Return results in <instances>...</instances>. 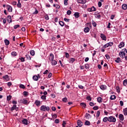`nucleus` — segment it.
<instances>
[{
	"mask_svg": "<svg viewBox=\"0 0 127 127\" xmlns=\"http://www.w3.org/2000/svg\"><path fill=\"white\" fill-rule=\"evenodd\" d=\"M68 100L67 99V98L64 97L63 99V102H64V103H67Z\"/></svg>",
	"mask_w": 127,
	"mask_h": 127,
	"instance_id": "obj_46",
	"label": "nucleus"
},
{
	"mask_svg": "<svg viewBox=\"0 0 127 127\" xmlns=\"http://www.w3.org/2000/svg\"><path fill=\"white\" fill-rule=\"evenodd\" d=\"M103 121L104 123H107V122H109V117H105L103 119Z\"/></svg>",
	"mask_w": 127,
	"mask_h": 127,
	"instance_id": "obj_24",
	"label": "nucleus"
},
{
	"mask_svg": "<svg viewBox=\"0 0 127 127\" xmlns=\"http://www.w3.org/2000/svg\"><path fill=\"white\" fill-rule=\"evenodd\" d=\"M122 8L123 9H124V10H126L127 9V4H123L122 5Z\"/></svg>",
	"mask_w": 127,
	"mask_h": 127,
	"instance_id": "obj_27",
	"label": "nucleus"
},
{
	"mask_svg": "<svg viewBox=\"0 0 127 127\" xmlns=\"http://www.w3.org/2000/svg\"><path fill=\"white\" fill-rule=\"evenodd\" d=\"M59 24L61 25V26H64V25H65V23H64V22L62 21H59Z\"/></svg>",
	"mask_w": 127,
	"mask_h": 127,
	"instance_id": "obj_35",
	"label": "nucleus"
},
{
	"mask_svg": "<svg viewBox=\"0 0 127 127\" xmlns=\"http://www.w3.org/2000/svg\"><path fill=\"white\" fill-rule=\"evenodd\" d=\"M3 78L5 80H7V79H8V75H5L4 76H3Z\"/></svg>",
	"mask_w": 127,
	"mask_h": 127,
	"instance_id": "obj_55",
	"label": "nucleus"
},
{
	"mask_svg": "<svg viewBox=\"0 0 127 127\" xmlns=\"http://www.w3.org/2000/svg\"><path fill=\"white\" fill-rule=\"evenodd\" d=\"M23 95L24 96H27L28 95V92L26 91H24Z\"/></svg>",
	"mask_w": 127,
	"mask_h": 127,
	"instance_id": "obj_60",
	"label": "nucleus"
},
{
	"mask_svg": "<svg viewBox=\"0 0 127 127\" xmlns=\"http://www.w3.org/2000/svg\"><path fill=\"white\" fill-rule=\"evenodd\" d=\"M119 120L122 121H124L125 120V116L123 114H120L119 116Z\"/></svg>",
	"mask_w": 127,
	"mask_h": 127,
	"instance_id": "obj_8",
	"label": "nucleus"
},
{
	"mask_svg": "<svg viewBox=\"0 0 127 127\" xmlns=\"http://www.w3.org/2000/svg\"><path fill=\"white\" fill-rule=\"evenodd\" d=\"M77 2L84 4L86 2V0H77Z\"/></svg>",
	"mask_w": 127,
	"mask_h": 127,
	"instance_id": "obj_19",
	"label": "nucleus"
},
{
	"mask_svg": "<svg viewBox=\"0 0 127 127\" xmlns=\"http://www.w3.org/2000/svg\"><path fill=\"white\" fill-rule=\"evenodd\" d=\"M116 89H117V91L118 93H120L121 92V90H120V87L117 86L116 87Z\"/></svg>",
	"mask_w": 127,
	"mask_h": 127,
	"instance_id": "obj_61",
	"label": "nucleus"
},
{
	"mask_svg": "<svg viewBox=\"0 0 127 127\" xmlns=\"http://www.w3.org/2000/svg\"><path fill=\"white\" fill-rule=\"evenodd\" d=\"M22 124H23V125H28V120L26 119H24L22 121Z\"/></svg>",
	"mask_w": 127,
	"mask_h": 127,
	"instance_id": "obj_10",
	"label": "nucleus"
},
{
	"mask_svg": "<svg viewBox=\"0 0 127 127\" xmlns=\"http://www.w3.org/2000/svg\"><path fill=\"white\" fill-rule=\"evenodd\" d=\"M77 126L79 127H81L82 126H83V122L81 121L80 120H77Z\"/></svg>",
	"mask_w": 127,
	"mask_h": 127,
	"instance_id": "obj_11",
	"label": "nucleus"
},
{
	"mask_svg": "<svg viewBox=\"0 0 127 127\" xmlns=\"http://www.w3.org/2000/svg\"><path fill=\"white\" fill-rule=\"evenodd\" d=\"M97 10V8L95 7L94 6H92L91 8H89L88 9V11H90V12H92V11H96Z\"/></svg>",
	"mask_w": 127,
	"mask_h": 127,
	"instance_id": "obj_6",
	"label": "nucleus"
},
{
	"mask_svg": "<svg viewBox=\"0 0 127 127\" xmlns=\"http://www.w3.org/2000/svg\"><path fill=\"white\" fill-rule=\"evenodd\" d=\"M68 61L69 63H74L75 62V59L71 58Z\"/></svg>",
	"mask_w": 127,
	"mask_h": 127,
	"instance_id": "obj_21",
	"label": "nucleus"
},
{
	"mask_svg": "<svg viewBox=\"0 0 127 127\" xmlns=\"http://www.w3.org/2000/svg\"><path fill=\"white\" fill-rule=\"evenodd\" d=\"M26 58H27V60H31V58L29 55H26Z\"/></svg>",
	"mask_w": 127,
	"mask_h": 127,
	"instance_id": "obj_39",
	"label": "nucleus"
},
{
	"mask_svg": "<svg viewBox=\"0 0 127 127\" xmlns=\"http://www.w3.org/2000/svg\"><path fill=\"white\" fill-rule=\"evenodd\" d=\"M15 110L16 111H18V108H16V105H14L13 107L11 108V111H14Z\"/></svg>",
	"mask_w": 127,
	"mask_h": 127,
	"instance_id": "obj_12",
	"label": "nucleus"
},
{
	"mask_svg": "<svg viewBox=\"0 0 127 127\" xmlns=\"http://www.w3.org/2000/svg\"><path fill=\"white\" fill-rule=\"evenodd\" d=\"M55 123L56 124H59V123H60V120H59V119H56V120H55Z\"/></svg>",
	"mask_w": 127,
	"mask_h": 127,
	"instance_id": "obj_62",
	"label": "nucleus"
},
{
	"mask_svg": "<svg viewBox=\"0 0 127 127\" xmlns=\"http://www.w3.org/2000/svg\"><path fill=\"white\" fill-rule=\"evenodd\" d=\"M116 98H117V97H116V95H111V97H110V100H116Z\"/></svg>",
	"mask_w": 127,
	"mask_h": 127,
	"instance_id": "obj_32",
	"label": "nucleus"
},
{
	"mask_svg": "<svg viewBox=\"0 0 127 127\" xmlns=\"http://www.w3.org/2000/svg\"><path fill=\"white\" fill-rule=\"evenodd\" d=\"M123 85L124 86H127V79H125L123 81Z\"/></svg>",
	"mask_w": 127,
	"mask_h": 127,
	"instance_id": "obj_42",
	"label": "nucleus"
},
{
	"mask_svg": "<svg viewBox=\"0 0 127 127\" xmlns=\"http://www.w3.org/2000/svg\"><path fill=\"white\" fill-rule=\"evenodd\" d=\"M64 5H68V0H64Z\"/></svg>",
	"mask_w": 127,
	"mask_h": 127,
	"instance_id": "obj_49",
	"label": "nucleus"
},
{
	"mask_svg": "<svg viewBox=\"0 0 127 127\" xmlns=\"http://www.w3.org/2000/svg\"><path fill=\"white\" fill-rule=\"evenodd\" d=\"M52 61V65H53V66H55V65H56L57 64V62L54 60H53V61Z\"/></svg>",
	"mask_w": 127,
	"mask_h": 127,
	"instance_id": "obj_23",
	"label": "nucleus"
},
{
	"mask_svg": "<svg viewBox=\"0 0 127 127\" xmlns=\"http://www.w3.org/2000/svg\"><path fill=\"white\" fill-rule=\"evenodd\" d=\"M49 59L50 61L54 60V55H53V54H50V56L49 57Z\"/></svg>",
	"mask_w": 127,
	"mask_h": 127,
	"instance_id": "obj_7",
	"label": "nucleus"
},
{
	"mask_svg": "<svg viewBox=\"0 0 127 127\" xmlns=\"http://www.w3.org/2000/svg\"><path fill=\"white\" fill-rule=\"evenodd\" d=\"M20 102L24 104V105H28V101L25 99H21Z\"/></svg>",
	"mask_w": 127,
	"mask_h": 127,
	"instance_id": "obj_4",
	"label": "nucleus"
},
{
	"mask_svg": "<svg viewBox=\"0 0 127 127\" xmlns=\"http://www.w3.org/2000/svg\"><path fill=\"white\" fill-rule=\"evenodd\" d=\"M40 110L42 111V112H49V111H50V108L49 106L42 105L40 107Z\"/></svg>",
	"mask_w": 127,
	"mask_h": 127,
	"instance_id": "obj_1",
	"label": "nucleus"
},
{
	"mask_svg": "<svg viewBox=\"0 0 127 127\" xmlns=\"http://www.w3.org/2000/svg\"><path fill=\"white\" fill-rule=\"evenodd\" d=\"M71 13H72V12L71 11V10H67L66 14H67V15H70V14H71Z\"/></svg>",
	"mask_w": 127,
	"mask_h": 127,
	"instance_id": "obj_51",
	"label": "nucleus"
},
{
	"mask_svg": "<svg viewBox=\"0 0 127 127\" xmlns=\"http://www.w3.org/2000/svg\"><path fill=\"white\" fill-rule=\"evenodd\" d=\"M98 6L99 7H101V6H102V2L101 1L98 2Z\"/></svg>",
	"mask_w": 127,
	"mask_h": 127,
	"instance_id": "obj_64",
	"label": "nucleus"
},
{
	"mask_svg": "<svg viewBox=\"0 0 127 127\" xmlns=\"http://www.w3.org/2000/svg\"><path fill=\"white\" fill-rule=\"evenodd\" d=\"M30 54L31 55H32V56H34V55H35V52L34 50H31L30 52Z\"/></svg>",
	"mask_w": 127,
	"mask_h": 127,
	"instance_id": "obj_34",
	"label": "nucleus"
},
{
	"mask_svg": "<svg viewBox=\"0 0 127 127\" xmlns=\"http://www.w3.org/2000/svg\"><path fill=\"white\" fill-rule=\"evenodd\" d=\"M93 110H94L95 111L97 110H99V107L98 106H95L93 108Z\"/></svg>",
	"mask_w": 127,
	"mask_h": 127,
	"instance_id": "obj_58",
	"label": "nucleus"
},
{
	"mask_svg": "<svg viewBox=\"0 0 127 127\" xmlns=\"http://www.w3.org/2000/svg\"><path fill=\"white\" fill-rule=\"evenodd\" d=\"M100 37L102 38V40H105V41L107 40V37H106V35L104 34H101Z\"/></svg>",
	"mask_w": 127,
	"mask_h": 127,
	"instance_id": "obj_9",
	"label": "nucleus"
},
{
	"mask_svg": "<svg viewBox=\"0 0 127 127\" xmlns=\"http://www.w3.org/2000/svg\"><path fill=\"white\" fill-rule=\"evenodd\" d=\"M11 55H12V56H13L14 57L16 56V55H17V54L15 52H12L11 53Z\"/></svg>",
	"mask_w": 127,
	"mask_h": 127,
	"instance_id": "obj_38",
	"label": "nucleus"
},
{
	"mask_svg": "<svg viewBox=\"0 0 127 127\" xmlns=\"http://www.w3.org/2000/svg\"><path fill=\"white\" fill-rule=\"evenodd\" d=\"M107 45H108V47L109 46L111 47V46H113V45H114V43L113 42H109V43H107Z\"/></svg>",
	"mask_w": 127,
	"mask_h": 127,
	"instance_id": "obj_41",
	"label": "nucleus"
},
{
	"mask_svg": "<svg viewBox=\"0 0 127 127\" xmlns=\"http://www.w3.org/2000/svg\"><path fill=\"white\" fill-rule=\"evenodd\" d=\"M41 99L42 100H46V96L45 95H42L41 97Z\"/></svg>",
	"mask_w": 127,
	"mask_h": 127,
	"instance_id": "obj_48",
	"label": "nucleus"
},
{
	"mask_svg": "<svg viewBox=\"0 0 127 127\" xmlns=\"http://www.w3.org/2000/svg\"><path fill=\"white\" fill-rule=\"evenodd\" d=\"M18 3L17 4V7H21V3H20V0H17Z\"/></svg>",
	"mask_w": 127,
	"mask_h": 127,
	"instance_id": "obj_30",
	"label": "nucleus"
},
{
	"mask_svg": "<svg viewBox=\"0 0 127 127\" xmlns=\"http://www.w3.org/2000/svg\"><path fill=\"white\" fill-rule=\"evenodd\" d=\"M4 43L5 45H9V41H8L7 39L4 40Z\"/></svg>",
	"mask_w": 127,
	"mask_h": 127,
	"instance_id": "obj_33",
	"label": "nucleus"
},
{
	"mask_svg": "<svg viewBox=\"0 0 127 127\" xmlns=\"http://www.w3.org/2000/svg\"><path fill=\"white\" fill-rule=\"evenodd\" d=\"M12 96L11 95H9L7 96V101H10L11 100Z\"/></svg>",
	"mask_w": 127,
	"mask_h": 127,
	"instance_id": "obj_43",
	"label": "nucleus"
},
{
	"mask_svg": "<svg viewBox=\"0 0 127 127\" xmlns=\"http://www.w3.org/2000/svg\"><path fill=\"white\" fill-rule=\"evenodd\" d=\"M122 52H126V53H127V49L125 48V49H122Z\"/></svg>",
	"mask_w": 127,
	"mask_h": 127,
	"instance_id": "obj_63",
	"label": "nucleus"
},
{
	"mask_svg": "<svg viewBox=\"0 0 127 127\" xmlns=\"http://www.w3.org/2000/svg\"><path fill=\"white\" fill-rule=\"evenodd\" d=\"M7 20L9 23H10L12 22L11 16L8 15L7 17Z\"/></svg>",
	"mask_w": 127,
	"mask_h": 127,
	"instance_id": "obj_17",
	"label": "nucleus"
},
{
	"mask_svg": "<svg viewBox=\"0 0 127 127\" xmlns=\"http://www.w3.org/2000/svg\"><path fill=\"white\" fill-rule=\"evenodd\" d=\"M84 32L87 33L89 32V31H90V28L88 27H86L84 29Z\"/></svg>",
	"mask_w": 127,
	"mask_h": 127,
	"instance_id": "obj_22",
	"label": "nucleus"
},
{
	"mask_svg": "<svg viewBox=\"0 0 127 127\" xmlns=\"http://www.w3.org/2000/svg\"><path fill=\"white\" fill-rule=\"evenodd\" d=\"M123 113L124 114V116H127V108H126L123 110Z\"/></svg>",
	"mask_w": 127,
	"mask_h": 127,
	"instance_id": "obj_31",
	"label": "nucleus"
},
{
	"mask_svg": "<svg viewBox=\"0 0 127 127\" xmlns=\"http://www.w3.org/2000/svg\"><path fill=\"white\" fill-rule=\"evenodd\" d=\"M19 87H20V88H21L22 89H25V86H24V85H23V84H20Z\"/></svg>",
	"mask_w": 127,
	"mask_h": 127,
	"instance_id": "obj_54",
	"label": "nucleus"
},
{
	"mask_svg": "<svg viewBox=\"0 0 127 127\" xmlns=\"http://www.w3.org/2000/svg\"><path fill=\"white\" fill-rule=\"evenodd\" d=\"M124 46H125V42H122L120 43L119 45V48H122V47H124Z\"/></svg>",
	"mask_w": 127,
	"mask_h": 127,
	"instance_id": "obj_20",
	"label": "nucleus"
},
{
	"mask_svg": "<svg viewBox=\"0 0 127 127\" xmlns=\"http://www.w3.org/2000/svg\"><path fill=\"white\" fill-rule=\"evenodd\" d=\"M6 6H7L8 11H9V12H12V7L11 6L8 5H7Z\"/></svg>",
	"mask_w": 127,
	"mask_h": 127,
	"instance_id": "obj_13",
	"label": "nucleus"
},
{
	"mask_svg": "<svg viewBox=\"0 0 127 127\" xmlns=\"http://www.w3.org/2000/svg\"><path fill=\"white\" fill-rule=\"evenodd\" d=\"M19 27H20V25H15L14 26V29H16L18 28Z\"/></svg>",
	"mask_w": 127,
	"mask_h": 127,
	"instance_id": "obj_47",
	"label": "nucleus"
},
{
	"mask_svg": "<svg viewBox=\"0 0 127 127\" xmlns=\"http://www.w3.org/2000/svg\"><path fill=\"white\" fill-rule=\"evenodd\" d=\"M53 119H57V115L54 114L52 115Z\"/></svg>",
	"mask_w": 127,
	"mask_h": 127,
	"instance_id": "obj_57",
	"label": "nucleus"
},
{
	"mask_svg": "<svg viewBox=\"0 0 127 127\" xmlns=\"http://www.w3.org/2000/svg\"><path fill=\"white\" fill-rule=\"evenodd\" d=\"M80 105L82 107V108H84V109H86V107H87V104H86V103L82 102L80 103Z\"/></svg>",
	"mask_w": 127,
	"mask_h": 127,
	"instance_id": "obj_18",
	"label": "nucleus"
},
{
	"mask_svg": "<svg viewBox=\"0 0 127 127\" xmlns=\"http://www.w3.org/2000/svg\"><path fill=\"white\" fill-rule=\"evenodd\" d=\"M86 100H87V101H92V97H91L90 96H88L86 97Z\"/></svg>",
	"mask_w": 127,
	"mask_h": 127,
	"instance_id": "obj_44",
	"label": "nucleus"
},
{
	"mask_svg": "<svg viewBox=\"0 0 127 127\" xmlns=\"http://www.w3.org/2000/svg\"><path fill=\"white\" fill-rule=\"evenodd\" d=\"M105 57H106V59H107V60H109V59H111V57H110V55H106Z\"/></svg>",
	"mask_w": 127,
	"mask_h": 127,
	"instance_id": "obj_53",
	"label": "nucleus"
},
{
	"mask_svg": "<svg viewBox=\"0 0 127 127\" xmlns=\"http://www.w3.org/2000/svg\"><path fill=\"white\" fill-rule=\"evenodd\" d=\"M45 19L46 20H49V16H48V14H46V15H45Z\"/></svg>",
	"mask_w": 127,
	"mask_h": 127,
	"instance_id": "obj_45",
	"label": "nucleus"
},
{
	"mask_svg": "<svg viewBox=\"0 0 127 127\" xmlns=\"http://www.w3.org/2000/svg\"><path fill=\"white\" fill-rule=\"evenodd\" d=\"M85 69H90V64H85Z\"/></svg>",
	"mask_w": 127,
	"mask_h": 127,
	"instance_id": "obj_40",
	"label": "nucleus"
},
{
	"mask_svg": "<svg viewBox=\"0 0 127 127\" xmlns=\"http://www.w3.org/2000/svg\"><path fill=\"white\" fill-rule=\"evenodd\" d=\"M119 56L121 57V58H125V57H126V53L124 52H120L119 53Z\"/></svg>",
	"mask_w": 127,
	"mask_h": 127,
	"instance_id": "obj_3",
	"label": "nucleus"
},
{
	"mask_svg": "<svg viewBox=\"0 0 127 127\" xmlns=\"http://www.w3.org/2000/svg\"><path fill=\"white\" fill-rule=\"evenodd\" d=\"M21 61V62H24L25 61V60L24 59V58L21 57V58L19 59Z\"/></svg>",
	"mask_w": 127,
	"mask_h": 127,
	"instance_id": "obj_56",
	"label": "nucleus"
},
{
	"mask_svg": "<svg viewBox=\"0 0 127 127\" xmlns=\"http://www.w3.org/2000/svg\"><path fill=\"white\" fill-rule=\"evenodd\" d=\"M107 47H109L108 44H106L103 46V49H105V48H107Z\"/></svg>",
	"mask_w": 127,
	"mask_h": 127,
	"instance_id": "obj_50",
	"label": "nucleus"
},
{
	"mask_svg": "<svg viewBox=\"0 0 127 127\" xmlns=\"http://www.w3.org/2000/svg\"><path fill=\"white\" fill-rule=\"evenodd\" d=\"M85 126H91V123L89 121H85L84 123Z\"/></svg>",
	"mask_w": 127,
	"mask_h": 127,
	"instance_id": "obj_26",
	"label": "nucleus"
},
{
	"mask_svg": "<svg viewBox=\"0 0 127 127\" xmlns=\"http://www.w3.org/2000/svg\"><path fill=\"white\" fill-rule=\"evenodd\" d=\"M85 118L87 120H90V118H91V115L89 114L86 113L85 114Z\"/></svg>",
	"mask_w": 127,
	"mask_h": 127,
	"instance_id": "obj_25",
	"label": "nucleus"
},
{
	"mask_svg": "<svg viewBox=\"0 0 127 127\" xmlns=\"http://www.w3.org/2000/svg\"><path fill=\"white\" fill-rule=\"evenodd\" d=\"M101 13H102V12H95V17L96 18H98V19H99V18H101Z\"/></svg>",
	"mask_w": 127,
	"mask_h": 127,
	"instance_id": "obj_5",
	"label": "nucleus"
},
{
	"mask_svg": "<svg viewBox=\"0 0 127 127\" xmlns=\"http://www.w3.org/2000/svg\"><path fill=\"white\" fill-rule=\"evenodd\" d=\"M101 112L100 111H97V114H96V118H99L100 117V114Z\"/></svg>",
	"mask_w": 127,
	"mask_h": 127,
	"instance_id": "obj_52",
	"label": "nucleus"
},
{
	"mask_svg": "<svg viewBox=\"0 0 127 127\" xmlns=\"http://www.w3.org/2000/svg\"><path fill=\"white\" fill-rule=\"evenodd\" d=\"M40 104H41L40 101L39 100H36L35 102V105H36L37 107H40Z\"/></svg>",
	"mask_w": 127,
	"mask_h": 127,
	"instance_id": "obj_15",
	"label": "nucleus"
},
{
	"mask_svg": "<svg viewBox=\"0 0 127 127\" xmlns=\"http://www.w3.org/2000/svg\"><path fill=\"white\" fill-rule=\"evenodd\" d=\"M92 25L94 27H96V26H97V23H96V22H95L94 20L92 21Z\"/></svg>",
	"mask_w": 127,
	"mask_h": 127,
	"instance_id": "obj_37",
	"label": "nucleus"
},
{
	"mask_svg": "<svg viewBox=\"0 0 127 127\" xmlns=\"http://www.w3.org/2000/svg\"><path fill=\"white\" fill-rule=\"evenodd\" d=\"M97 102H98V103H102V102H103V98L101 97H98L97 98Z\"/></svg>",
	"mask_w": 127,
	"mask_h": 127,
	"instance_id": "obj_29",
	"label": "nucleus"
},
{
	"mask_svg": "<svg viewBox=\"0 0 127 127\" xmlns=\"http://www.w3.org/2000/svg\"><path fill=\"white\" fill-rule=\"evenodd\" d=\"M38 13V10L35 8V11L33 12V14H37Z\"/></svg>",
	"mask_w": 127,
	"mask_h": 127,
	"instance_id": "obj_59",
	"label": "nucleus"
},
{
	"mask_svg": "<svg viewBox=\"0 0 127 127\" xmlns=\"http://www.w3.org/2000/svg\"><path fill=\"white\" fill-rule=\"evenodd\" d=\"M108 120L110 123H116V122H117V119H116V118L113 116L108 117Z\"/></svg>",
	"mask_w": 127,
	"mask_h": 127,
	"instance_id": "obj_2",
	"label": "nucleus"
},
{
	"mask_svg": "<svg viewBox=\"0 0 127 127\" xmlns=\"http://www.w3.org/2000/svg\"><path fill=\"white\" fill-rule=\"evenodd\" d=\"M115 62L117 63H120L121 62V58H117L116 60H115Z\"/></svg>",
	"mask_w": 127,
	"mask_h": 127,
	"instance_id": "obj_36",
	"label": "nucleus"
},
{
	"mask_svg": "<svg viewBox=\"0 0 127 127\" xmlns=\"http://www.w3.org/2000/svg\"><path fill=\"white\" fill-rule=\"evenodd\" d=\"M74 16L75 18H79V17H80V13L75 12L74 14Z\"/></svg>",
	"mask_w": 127,
	"mask_h": 127,
	"instance_id": "obj_14",
	"label": "nucleus"
},
{
	"mask_svg": "<svg viewBox=\"0 0 127 127\" xmlns=\"http://www.w3.org/2000/svg\"><path fill=\"white\" fill-rule=\"evenodd\" d=\"M33 79L34 81H38V76H37V75H34Z\"/></svg>",
	"mask_w": 127,
	"mask_h": 127,
	"instance_id": "obj_28",
	"label": "nucleus"
},
{
	"mask_svg": "<svg viewBox=\"0 0 127 127\" xmlns=\"http://www.w3.org/2000/svg\"><path fill=\"white\" fill-rule=\"evenodd\" d=\"M100 88L101 90H107V86L105 85H102L100 86Z\"/></svg>",
	"mask_w": 127,
	"mask_h": 127,
	"instance_id": "obj_16",
	"label": "nucleus"
}]
</instances>
